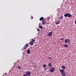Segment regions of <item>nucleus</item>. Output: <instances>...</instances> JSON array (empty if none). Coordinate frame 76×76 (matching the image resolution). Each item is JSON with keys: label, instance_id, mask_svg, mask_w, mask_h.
Listing matches in <instances>:
<instances>
[{"label": "nucleus", "instance_id": "nucleus-1", "mask_svg": "<svg viewBox=\"0 0 76 76\" xmlns=\"http://www.w3.org/2000/svg\"><path fill=\"white\" fill-rule=\"evenodd\" d=\"M42 25H48V23L47 22V21L46 20H45L42 21Z\"/></svg>", "mask_w": 76, "mask_h": 76}, {"label": "nucleus", "instance_id": "nucleus-2", "mask_svg": "<svg viewBox=\"0 0 76 76\" xmlns=\"http://www.w3.org/2000/svg\"><path fill=\"white\" fill-rule=\"evenodd\" d=\"M64 17H67L68 16V18H71L72 15L70 13H67L64 15Z\"/></svg>", "mask_w": 76, "mask_h": 76}, {"label": "nucleus", "instance_id": "nucleus-3", "mask_svg": "<svg viewBox=\"0 0 76 76\" xmlns=\"http://www.w3.org/2000/svg\"><path fill=\"white\" fill-rule=\"evenodd\" d=\"M29 43L26 44L23 47L24 50H25V49L26 48L28 47H29Z\"/></svg>", "mask_w": 76, "mask_h": 76}, {"label": "nucleus", "instance_id": "nucleus-4", "mask_svg": "<svg viewBox=\"0 0 76 76\" xmlns=\"http://www.w3.org/2000/svg\"><path fill=\"white\" fill-rule=\"evenodd\" d=\"M67 42H70V40H69V39H66L64 40V43L65 44H67Z\"/></svg>", "mask_w": 76, "mask_h": 76}, {"label": "nucleus", "instance_id": "nucleus-5", "mask_svg": "<svg viewBox=\"0 0 76 76\" xmlns=\"http://www.w3.org/2000/svg\"><path fill=\"white\" fill-rule=\"evenodd\" d=\"M55 69L54 67H53L52 68L50 69V70L51 73H53V72L54 71Z\"/></svg>", "mask_w": 76, "mask_h": 76}, {"label": "nucleus", "instance_id": "nucleus-6", "mask_svg": "<svg viewBox=\"0 0 76 76\" xmlns=\"http://www.w3.org/2000/svg\"><path fill=\"white\" fill-rule=\"evenodd\" d=\"M60 72L61 73V74L63 73L64 72V69H60Z\"/></svg>", "mask_w": 76, "mask_h": 76}, {"label": "nucleus", "instance_id": "nucleus-7", "mask_svg": "<svg viewBox=\"0 0 76 76\" xmlns=\"http://www.w3.org/2000/svg\"><path fill=\"white\" fill-rule=\"evenodd\" d=\"M26 74L27 75H28H28H31V73L30 72H29V71L26 72Z\"/></svg>", "mask_w": 76, "mask_h": 76}, {"label": "nucleus", "instance_id": "nucleus-8", "mask_svg": "<svg viewBox=\"0 0 76 76\" xmlns=\"http://www.w3.org/2000/svg\"><path fill=\"white\" fill-rule=\"evenodd\" d=\"M29 44L31 45V46H32L34 45V42H33L31 41L29 42Z\"/></svg>", "mask_w": 76, "mask_h": 76}, {"label": "nucleus", "instance_id": "nucleus-9", "mask_svg": "<svg viewBox=\"0 0 76 76\" xmlns=\"http://www.w3.org/2000/svg\"><path fill=\"white\" fill-rule=\"evenodd\" d=\"M44 20V17H41L39 19V20H40V21H41L42 20L43 21Z\"/></svg>", "mask_w": 76, "mask_h": 76}, {"label": "nucleus", "instance_id": "nucleus-10", "mask_svg": "<svg viewBox=\"0 0 76 76\" xmlns=\"http://www.w3.org/2000/svg\"><path fill=\"white\" fill-rule=\"evenodd\" d=\"M52 35V32H50L48 34V35L49 37H50V36H51V35Z\"/></svg>", "mask_w": 76, "mask_h": 76}, {"label": "nucleus", "instance_id": "nucleus-11", "mask_svg": "<svg viewBox=\"0 0 76 76\" xmlns=\"http://www.w3.org/2000/svg\"><path fill=\"white\" fill-rule=\"evenodd\" d=\"M27 54H30V53H31L30 51V50H29V49H28L27 51Z\"/></svg>", "mask_w": 76, "mask_h": 76}, {"label": "nucleus", "instance_id": "nucleus-12", "mask_svg": "<svg viewBox=\"0 0 76 76\" xmlns=\"http://www.w3.org/2000/svg\"><path fill=\"white\" fill-rule=\"evenodd\" d=\"M62 76H66V73L64 72H63V73H62L61 74Z\"/></svg>", "mask_w": 76, "mask_h": 76}, {"label": "nucleus", "instance_id": "nucleus-13", "mask_svg": "<svg viewBox=\"0 0 76 76\" xmlns=\"http://www.w3.org/2000/svg\"><path fill=\"white\" fill-rule=\"evenodd\" d=\"M59 20H58V21L56 22L55 23L56 25H58V24H59L60 23V22H59Z\"/></svg>", "mask_w": 76, "mask_h": 76}, {"label": "nucleus", "instance_id": "nucleus-14", "mask_svg": "<svg viewBox=\"0 0 76 76\" xmlns=\"http://www.w3.org/2000/svg\"><path fill=\"white\" fill-rule=\"evenodd\" d=\"M63 16H62L59 18V20H60V19H63Z\"/></svg>", "mask_w": 76, "mask_h": 76}, {"label": "nucleus", "instance_id": "nucleus-15", "mask_svg": "<svg viewBox=\"0 0 76 76\" xmlns=\"http://www.w3.org/2000/svg\"><path fill=\"white\" fill-rule=\"evenodd\" d=\"M61 68H62L63 69H66V67L63 65L62 66Z\"/></svg>", "mask_w": 76, "mask_h": 76}, {"label": "nucleus", "instance_id": "nucleus-16", "mask_svg": "<svg viewBox=\"0 0 76 76\" xmlns=\"http://www.w3.org/2000/svg\"><path fill=\"white\" fill-rule=\"evenodd\" d=\"M48 66H49V67H52V66H51V64L49 63L48 64Z\"/></svg>", "mask_w": 76, "mask_h": 76}, {"label": "nucleus", "instance_id": "nucleus-17", "mask_svg": "<svg viewBox=\"0 0 76 76\" xmlns=\"http://www.w3.org/2000/svg\"><path fill=\"white\" fill-rule=\"evenodd\" d=\"M64 47H66V48H68V47H69V46H67L66 44L64 45Z\"/></svg>", "mask_w": 76, "mask_h": 76}, {"label": "nucleus", "instance_id": "nucleus-18", "mask_svg": "<svg viewBox=\"0 0 76 76\" xmlns=\"http://www.w3.org/2000/svg\"><path fill=\"white\" fill-rule=\"evenodd\" d=\"M43 67L44 68H45V67H47V65H46L45 64H44L43 66Z\"/></svg>", "mask_w": 76, "mask_h": 76}, {"label": "nucleus", "instance_id": "nucleus-19", "mask_svg": "<svg viewBox=\"0 0 76 76\" xmlns=\"http://www.w3.org/2000/svg\"><path fill=\"white\" fill-rule=\"evenodd\" d=\"M39 27L40 28V29H42V26H39Z\"/></svg>", "mask_w": 76, "mask_h": 76}, {"label": "nucleus", "instance_id": "nucleus-20", "mask_svg": "<svg viewBox=\"0 0 76 76\" xmlns=\"http://www.w3.org/2000/svg\"><path fill=\"white\" fill-rule=\"evenodd\" d=\"M18 68L19 69H21V67H20V66H18Z\"/></svg>", "mask_w": 76, "mask_h": 76}, {"label": "nucleus", "instance_id": "nucleus-21", "mask_svg": "<svg viewBox=\"0 0 76 76\" xmlns=\"http://www.w3.org/2000/svg\"><path fill=\"white\" fill-rule=\"evenodd\" d=\"M31 41H32V42H35V40L33 39Z\"/></svg>", "mask_w": 76, "mask_h": 76}, {"label": "nucleus", "instance_id": "nucleus-22", "mask_svg": "<svg viewBox=\"0 0 76 76\" xmlns=\"http://www.w3.org/2000/svg\"><path fill=\"white\" fill-rule=\"evenodd\" d=\"M48 59H49V60H51V59H52V58L49 57Z\"/></svg>", "mask_w": 76, "mask_h": 76}, {"label": "nucleus", "instance_id": "nucleus-23", "mask_svg": "<svg viewBox=\"0 0 76 76\" xmlns=\"http://www.w3.org/2000/svg\"><path fill=\"white\" fill-rule=\"evenodd\" d=\"M37 31H39V29L37 28Z\"/></svg>", "mask_w": 76, "mask_h": 76}, {"label": "nucleus", "instance_id": "nucleus-24", "mask_svg": "<svg viewBox=\"0 0 76 76\" xmlns=\"http://www.w3.org/2000/svg\"><path fill=\"white\" fill-rule=\"evenodd\" d=\"M61 39L63 40V39H63V38H61Z\"/></svg>", "mask_w": 76, "mask_h": 76}, {"label": "nucleus", "instance_id": "nucleus-25", "mask_svg": "<svg viewBox=\"0 0 76 76\" xmlns=\"http://www.w3.org/2000/svg\"><path fill=\"white\" fill-rule=\"evenodd\" d=\"M27 76H31V75H27Z\"/></svg>", "mask_w": 76, "mask_h": 76}, {"label": "nucleus", "instance_id": "nucleus-26", "mask_svg": "<svg viewBox=\"0 0 76 76\" xmlns=\"http://www.w3.org/2000/svg\"><path fill=\"white\" fill-rule=\"evenodd\" d=\"M35 67H37V66H35Z\"/></svg>", "mask_w": 76, "mask_h": 76}, {"label": "nucleus", "instance_id": "nucleus-27", "mask_svg": "<svg viewBox=\"0 0 76 76\" xmlns=\"http://www.w3.org/2000/svg\"><path fill=\"white\" fill-rule=\"evenodd\" d=\"M32 18V17H31V18Z\"/></svg>", "mask_w": 76, "mask_h": 76}, {"label": "nucleus", "instance_id": "nucleus-28", "mask_svg": "<svg viewBox=\"0 0 76 76\" xmlns=\"http://www.w3.org/2000/svg\"><path fill=\"white\" fill-rule=\"evenodd\" d=\"M39 24H41V23H39Z\"/></svg>", "mask_w": 76, "mask_h": 76}]
</instances>
